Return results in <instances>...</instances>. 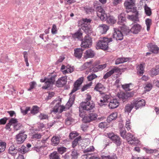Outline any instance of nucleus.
Listing matches in <instances>:
<instances>
[{"mask_svg":"<svg viewBox=\"0 0 159 159\" xmlns=\"http://www.w3.org/2000/svg\"><path fill=\"white\" fill-rule=\"evenodd\" d=\"M112 38L103 37L102 40H99L96 43V48L101 49L104 50H108V43L112 42Z\"/></svg>","mask_w":159,"mask_h":159,"instance_id":"f257e3e1","label":"nucleus"},{"mask_svg":"<svg viewBox=\"0 0 159 159\" xmlns=\"http://www.w3.org/2000/svg\"><path fill=\"white\" fill-rule=\"evenodd\" d=\"M107 136L112 142L117 147L120 146L122 144V140L119 136L113 133L108 134Z\"/></svg>","mask_w":159,"mask_h":159,"instance_id":"f03ea898","label":"nucleus"},{"mask_svg":"<svg viewBox=\"0 0 159 159\" xmlns=\"http://www.w3.org/2000/svg\"><path fill=\"white\" fill-rule=\"evenodd\" d=\"M56 76H51L49 78H45L44 79H41L40 81L41 82H45V85L42 87V88L46 89L51 87L53 84H54L55 82V78Z\"/></svg>","mask_w":159,"mask_h":159,"instance_id":"7ed1b4c3","label":"nucleus"},{"mask_svg":"<svg viewBox=\"0 0 159 159\" xmlns=\"http://www.w3.org/2000/svg\"><path fill=\"white\" fill-rule=\"evenodd\" d=\"M81 41V47L84 49L90 48L92 44V39L88 34H87Z\"/></svg>","mask_w":159,"mask_h":159,"instance_id":"20e7f679","label":"nucleus"},{"mask_svg":"<svg viewBox=\"0 0 159 159\" xmlns=\"http://www.w3.org/2000/svg\"><path fill=\"white\" fill-rule=\"evenodd\" d=\"M95 107V104L92 102H82L79 107V111H81V110L89 111L93 109Z\"/></svg>","mask_w":159,"mask_h":159,"instance_id":"39448f33","label":"nucleus"},{"mask_svg":"<svg viewBox=\"0 0 159 159\" xmlns=\"http://www.w3.org/2000/svg\"><path fill=\"white\" fill-rule=\"evenodd\" d=\"M125 139L127 141L129 144L131 145L137 146L139 143V141L138 139L130 133H128L126 135Z\"/></svg>","mask_w":159,"mask_h":159,"instance_id":"423d86ee","label":"nucleus"},{"mask_svg":"<svg viewBox=\"0 0 159 159\" xmlns=\"http://www.w3.org/2000/svg\"><path fill=\"white\" fill-rule=\"evenodd\" d=\"M25 131L22 130L16 135V143L18 144H20L23 143L27 137V135L25 134Z\"/></svg>","mask_w":159,"mask_h":159,"instance_id":"0eeeda50","label":"nucleus"},{"mask_svg":"<svg viewBox=\"0 0 159 159\" xmlns=\"http://www.w3.org/2000/svg\"><path fill=\"white\" fill-rule=\"evenodd\" d=\"M98 117V115L95 113H90L88 115L84 116L83 118L82 121L85 123H89L96 120Z\"/></svg>","mask_w":159,"mask_h":159,"instance_id":"6e6552de","label":"nucleus"},{"mask_svg":"<svg viewBox=\"0 0 159 159\" xmlns=\"http://www.w3.org/2000/svg\"><path fill=\"white\" fill-rule=\"evenodd\" d=\"M133 103L136 110L144 106L145 105V101L143 99H141L139 100L135 99L133 101Z\"/></svg>","mask_w":159,"mask_h":159,"instance_id":"1a4fd4ad","label":"nucleus"},{"mask_svg":"<svg viewBox=\"0 0 159 159\" xmlns=\"http://www.w3.org/2000/svg\"><path fill=\"white\" fill-rule=\"evenodd\" d=\"M103 99H101L100 101V103H99V105L101 106L107 104V103L110 101L111 98V96L109 94H104L102 97Z\"/></svg>","mask_w":159,"mask_h":159,"instance_id":"9d476101","label":"nucleus"},{"mask_svg":"<svg viewBox=\"0 0 159 159\" xmlns=\"http://www.w3.org/2000/svg\"><path fill=\"white\" fill-rule=\"evenodd\" d=\"M113 37L118 40H121L123 39V35L122 32L117 29H114V32L113 34Z\"/></svg>","mask_w":159,"mask_h":159,"instance_id":"9b49d317","label":"nucleus"},{"mask_svg":"<svg viewBox=\"0 0 159 159\" xmlns=\"http://www.w3.org/2000/svg\"><path fill=\"white\" fill-rule=\"evenodd\" d=\"M79 27L80 26L81 29L84 32L87 34L89 35L90 34L93 32L92 28L90 24L83 25L81 26H78Z\"/></svg>","mask_w":159,"mask_h":159,"instance_id":"f8f14e48","label":"nucleus"},{"mask_svg":"<svg viewBox=\"0 0 159 159\" xmlns=\"http://www.w3.org/2000/svg\"><path fill=\"white\" fill-rule=\"evenodd\" d=\"M96 10L97 11V14L100 19L104 20L105 16H106V14L105 11L101 7H97L96 8Z\"/></svg>","mask_w":159,"mask_h":159,"instance_id":"ddd939ff","label":"nucleus"},{"mask_svg":"<svg viewBox=\"0 0 159 159\" xmlns=\"http://www.w3.org/2000/svg\"><path fill=\"white\" fill-rule=\"evenodd\" d=\"M120 69L118 67H114L109 71L107 72L103 76V78L106 79L115 73H119Z\"/></svg>","mask_w":159,"mask_h":159,"instance_id":"4468645a","label":"nucleus"},{"mask_svg":"<svg viewBox=\"0 0 159 159\" xmlns=\"http://www.w3.org/2000/svg\"><path fill=\"white\" fill-rule=\"evenodd\" d=\"M147 47L149 51L152 53L157 54L158 52L159 48L157 45L149 43L148 44Z\"/></svg>","mask_w":159,"mask_h":159,"instance_id":"2eb2a0df","label":"nucleus"},{"mask_svg":"<svg viewBox=\"0 0 159 159\" xmlns=\"http://www.w3.org/2000/svg\"><path fill=\"white\" fill-rule=\"evenodd\" d=\"M117 97L120 99L122 100L123 102H125L128 98L131 96L129 93H125L122 92H120L118 93L117 95Z\"/></svg>","mask_w":159,"mask_h":159,"instance_id":"dca6fc26","label":"nucleus"},{"mask_svg":"<svg viewBox=\"0 0 159 159\" xmlns=\"http://www.w3.org/2000/svg\"><path fill=\"white\" fill-rule=\"evenodd\" d=\"M67 76H64L59 79L56 82L57 85L59 87H62L65 85L67 82Z\"/></svg>","mask_w":159,"mask_h":159,"instance_id":"f3484780","label":"nucleus"},{"mask_svg":"<svg viewBox=\"0 0 159 159\" xmlns=\"http://www.w3.org/2000/svg\"><path fill=\"white\" fill-rule=\"evenodd\" d=\"M119 104V102L116 99H112L109 102L108 107L110 109H113L117 108Z\"/></svg>","mask_w":159,"mask_h":159,"instance_id":"a211bd4d","label":"nucleus"},{"mask_svg":"<svg viewBox=\"0 0 159 159\" xmlns=\"http://www.w3.org/2000/svg\"><path fill=\"white\" fill-rule=\"evenodd\" d=\"M83 33L81 31V29L79 30L74 34H72V37L75 40L77 39L78 40H81L82 39Z\"/></svg>","mask_w":159,"mask_h":159,"instance_id":"6ab92c4d","label":"nucleus"},{"mask_svg":"<svg viewBox=\"0 0 159 159\" xmlns=\"http://www.w3.org/2000/svg\"><path fill=\"white\" fill-rule=\"evenodd\" d=\"M84 50V49L81 47L75 49H74V56L78 59L81 58Z\"/></svg>","mask_w":159,"mask_h":159,"instance_id":"aec40b11","label":"nucleus"},{"mask_svg":"<svg viewBox=\"0 0 159 159\" xmlns=\"http://www.w3.org/2000/svg\"><path fill=\"white\" fill-rule=\"evenodd\" d=\"M124 5L126 10L131 9V7L135 6V0H126L125 1Z\"/></svg>","mask_w":159,"mask_h":159,"instance_id":"412c9836","label":"nucleus"},{"mask_svg":"<svg viewBox=\"0 0 159 159\" xmlns=\"http://www.w3.org/2000/svg\"><path fill=\"white\" fill-rule=\"evenodd\" d=\"M141 28L142 27L140 25L136 23L133 25L130 30L132 33L137 34L140 32Z\"/></svg>","mask_w":159,"mask_h":159,"instance_id":"4be33fe9","label":"nucleus"},{"mask_svg":"<svg viewBox=\"0 0 159 159\" xmlns=\"http://www.w3.org/2000/svg\"><path fill=\"white\" fill-rule=\"evenodd\" d=\"M95 55L94 52L91 49L87 50L84 53V57L85 59L93 58Z\"/></svg>","mask_w":159,"mask_h":159,"instance_id":"5701e85b","label":"nucleus"},{"mask_svg":"<svg viewBox=\"0 0 159 159\" xmlns=\"http://www.w3.org/2000/svg\"><path fill=\"white\" fill-rule=\"evenodd\" d=\"M105 18L104 20H101L106 21L107 23L111 24H113L116 22V20H115L114 17L112 16H110V15H107L106 14V16H105Z\"/></svg>","mask_w":159,"mask_h":159,"instance_id":"b1692460","label":"nucleus"},{"mask_svg":"<svg viewBox=\"0 0 159 159\" xmlns=\"http://www.w3.org/2000/svg\"><path fill=\"white\" fill-rule=\"evenodd\" d=\"M86 64L89 65V71L90 72H96L99 71L98 66L96 63H95V66L92 65L91 62H87L85 64Z\"/></svg>","mask_w":159,"mask_h":159,"instance_id":"393cba45","label":"nucleus"},{"mask_svg":"<svg viewBox=\"0 0 159 159\" xmlns=\"http://www.w3.org/2000/svg\"><path fill=\"white\" fill-rule=\"evenodd\" d=\"M17 149L16 147L14 146H11L9 148L8 151L9 153L13 156H15L17 153Z\"/></svg>","mask_w":159,"mask_h":159,"instance_id":"a878e982","label":"nucleus"},{"mask_svg":"<svg viewBox=\"0 0 159 159\" xmlns=\"http://www.w3.org/2000/svg\"><path fill=\"white\" fill-rule=\"evenodd\" d=\"M134 107V105L133 102L130 104H127L125 107V112H127L128 113L130 112L131 111Z\"/></svg>","mask_w":159,"mask_h":159,"instance_id":"bb28decb","label":"nucleus"},{"mask_svg":"<svg viewBox=\"0 0 159 159\" xmlns=\"http://www.w3.org/2000/svg\"><path fill=\"white\" fill-rule=\"evenodd\" d=\"M159 73V67L158 66H156L155 68H153L150 71L149 73L150 75L152 76H156Z\"/></svg>","mask_w":159,"mask_h":159,"instance_id":"cd10ccee","label":"nucleus"},{"mask_svg":"<svg viewBox=\"0 0 159 159\" xmlns=\"http://www.w3.org/2000/svg\"><path fill=\"white\" fill-rule=\"evenodd\" d=\"M60 142V138L58 136H53L51 139V144L55 146L58 145Z\"/></svg>","mask_w":159,"mask_h":159,"instance_id":"c85d7f7f","label":"nucleus"},{"mask_svg":"<svg viewBox=\"0 0 159 159\" xmlns=\"http://www.w3.org/2000/svg\"><path fill=\"white\" fill-rule=\"evenodd\" d=\"M100 31L102 34H104L106 33L109 29V27L105 24H102L99 26Z\"/></svg>","mask_w":159,"mask_h":159,"instance_id":"c756f323","label":"nucleus"},{"mask_svg":"<svg viewBox=\"0 0 159 159\" xmlns=\"http://www.w3.org/2000/svg\"><path fill=\"white\" fill-rule=\"evenodd\" d=\"M129 59L128 57H120L117 59L115 61V64L118 65L120 63L127 62Z\"/></svg>","mask_w":159,"mask_h":159,"instance_id":"7c9ffc66","label":"nucleus"},{"mask_svg":"<svg viewBox=\"0 0 159 159\" xmlns=\"http://www.w3.org/2000/svg\"><path fill=\"white\" fill-rule=\"evenodd\" d=\"M125 14L124 12L121 13L118 16L119 21L118 23L121 24L125 22Z\"/></svg>","mask_w":159,"mask_h":159,"instance_id":"2f4dec72","label":"nucleus"},{"mask_svg":"<svg viewBox=\"0 0 159 159\" xmlns=\"http://www.w3.org/2000/svg\"><path fill=\"white\" fill-rule=\"evenodd\" d=\"M117 114L116 112L112 113L107 117V121L108 123H110L112 120H115L117 118Z\"/></svg>","mask_w":159,"mask_h":159,"instance_id":"473e14b6","label":"nucleus"},{"mask_svg":"<svg viewBox=\"0 0 159 159\" xmlns=\"http://www.w3.org/2000/svg\"><path fill=\"white\" fill-rule=\"evenodd\" d=\"M50 159H60L57 152L54 151L49 155Z\"/></svg>","mask_w":159,"mask_h":159,"instance_id":"72a5a7b5","label":"nucleus"},{"mask_svg":"<svg viewBox=\"0 0 159 159\" xmlns=\"http://www.w3.org/2000/svg\"><path fill=\"white\" fill-rule=\"evenodd\" d=\"M120 28L121 30V31L122 32V33H123L124 34H127L130 31V30L124 24Z\"/></svg>","mask_w":159,"mask_h":159,"instance_id":"f704fd0d","label":"nucleus"},{"mask_svg":"<svg viewBox=\"0 0 159 159\" xmlns=\"http://www.w3.org/2000/svg\"><path fill=\"white\" fill-rule=\"evenodd\" d=\"M70 154L71 157V159H77L78 157L79 153L77 152V151L75 149L71 150Z\"/></svg>","mask_w":159,"mask_h":159,"instance_id":"c9c22d12","label":"nucleus"},{"mask_svg":"<svg viewBox=\"0 0 159 159\" xmlns=\"http://www.w3.org/2000/svg\"><path fill=\"white\" fill-rule=\"evenodd\" d=\"M39 111V108L37 106H34L32 107L30 111V113L34 115L38 113Z\"/></svg>","mask_w":159,"mask_h":159,"instance_id":"e433bc0d","label":"nucleus"},{"mask_svg":"<svg viewBox=\"0 0 159 159\" xmlns=\"http://www.w3.org/2000/svg\"><path fill=\"white\" fill-rule=\"evenodd\" d=\"M138 15V12H137L136 14L135 15H129L128 18L133 21H139Z\"/></svg>","mask_w":159,"mask_h":159,"instance_id":"4c0bfd02","label":"nucleus"},{"mask_svg":"<svg viewBox=\"0 0 159 159\" xmlns=\"http://www.w3.org/2000/svg\"><path fill=\"white\" fill-rule=\"evenodd\" d=\"M17 152H18L22 154H24L27 152L26 148L24 146H22L20 148H17Z\"/></svg>","mask_w":159,"mask_h":159,"instance_id":"58836bf2","label":"nucleus"},{"mask_svg":"<svg viewBox=\"0 0 159 159\" xmlns=\"http://www.w3.org/2000/svg\"><path fill=\"white\" fill-rule=\"evenodd\" d=\"M7 144L4 142L0 141V153L3 152L6 147Z\"/></svg>","mask_w":159,"mask_h":159,"instance_id":"ea45409f","label":"nucleus"},{"mask_svg":"<svg viewBox=\"0 0 159 159\" xmlns=\"http://www.w3.org/2000/svg\"><path fill=\"white\" fill-rule=\"evenodd\" d=\"M57 150L58 153L62 154L67 151V148L64 147H58Z\"/></svg>","mask_w":159,"mask_h":159,"instance_id":"a19ab883","label":"nucleus"},{"mask_svg":"<svg viewBox=\"0 0 159 159\" xmlns=\"http://www.w3.org/2000/svg\"><path fill=\"white\" fill-rule=\"evenodd\" d=\"M105 89L103 85L101 83H98L94 87V89L96 91H99V90H103Z\"/></svg>","mask_w":159,"mask_h":159,"instance_id":"79ce46f5","label":"nucleus"},{"mask_svg":"<svg viewBox=\"0 0 159 159\" xmlns=\"http://www.w3.org/2000/svg\"><path fill=\"white\" fill-rule=\"evenodd\" d=\"M81 140V136H79L75 138L73 141L72 142V146L73 148H74L77 145L78 143V142Z\"/></svg>","mask_w":159,"mask_h":159,"instance_id":"37998d69","label":"nucleus"},{"mask_svg":"<svg viewBox=\"0 0 159 159\" xmlns=\"http://www.w3.org/2000/svg\"><path fill=\"white\" fill-rule=\"evenodd\" d=\"M144 11L145 12L147 16H150L151 15L152 12L151 9L147 5H145L144 7Z\"/></svg>","mask_w":159,"mask_h":159,"instance_id":"c03bdc74","label":"nucleus"},{"mask_svg":"<svg viewBox=\"0 0 159 159\" xmlns=\"http://www.w3.org/2000/svg\"><path fill=\"white\" fill-rule=\"evenodd\" d=\"M126 131L125 128L122 127L120 129V134L123 139H125L126 137Z\"/></svg>","mask_w":159,"mask_h":159,"instance_id":"a18cd8bd","label":"nucleus"},{"mask_svg":"<svg viewBox=\"0 0 159 159\" xmlns=\"http://www.w3.org/2000/svg\"><path fill=\"white\" fill-rule=\"evenodd\" d=\"M23 127L22 125L20 123H17L16 124L13 125L14 130L17 131L21 129Z\"/></svg>","mask_w":159,"mask_h":159,"instance_id":"49530a36","label":"nucleus"},{"mask_svg":"<svg viewBox=\"0 0 159 159\" xmlns=\"http://www.w3.org/2000/svg\"><path fill=\"white\" fill-rule=\"evenodd\" d=\"M83 78L81 77L77 80L74 83V85L79 88L80 85L83 82Z\"/></svg>","mask_w":159,"mask_h":159,"instance_id":"de8ad7c7","label":"nucleus"},{"mask_svg":"<svg viewBox=\"0 0 159 159\" xmlns=\"http://www.w3.org/2000/svg\"><path fill=\"white\" fill-rule=\"evenodd\" d=\"M145 23L147 26V30L148 31L150 30V26L152 24V20L151 19L147 18L145 20Z\"/></svg>","mask_w":159,"mask_h":159,"instance_id":"09e8293b","label":"nucleus"},{"mask_svg":"<svg viewBox=\"0 0 159 159\" xmlns=\"http://www.w3.org/2000/svg\"><path fill=\"white\" fill-rule=\"evenodd\" d=\"M79 134L76 131H73L71 132L69 135V138L71 139H74L78 136Z\"/></svg>","mask_w":159,"mask_h":159,"instance_id":"8fccbe9b","label":"nucleus"},{"mask_svg":"<svg viewBox=\"0 0 159 159\" xmlns=\"http://www.w3.org/2000/svg\"><path fill=\"white\" fill-rule=\"evenodd\" d=\"M60 104L58 102L56 103V105L54 107L52 110L51 111V112H54V113H57L58 112V109L60 107Z\"/></svg>","mask_w":159,"mask_h":159,"instance_id":"3c124183","label":"nucleus"},{"mask_svg":"<svg viewBox=\"0 0 159 159\" xmlns=\"http://www.w3.org/2000/svg\"><path fill=\"white\" fill-rule=\"evenodd\" d=\"M24 57L25 59V61L26 63V66H29V63L28 62V54L26 51H24L23 52Z\"/></svg>","mask_w":159,"mask_h":159,"instance_id":"603ef678","label":"nucleus"},{"mask_svg":"<svg viewBox=\"0 0 159 159\" xmlns=\"http://www.w3.org/2000/svg\"><path fill=\"white\" fill-rule=\"evenodd\" d=\"M92 20L90 19H87L85 18L82 19V23L81 24V25H83L85 24H90V23L91 21Z\"/></svg>","mask_w":159,"mask_h":159,"instance_id":"864d4df0","label":"nucleus"},{"mask_svg":"<svg viewBox=\"0 0 159 159\" xmlns=\"http://www.w3.org/2000/svg\"><path fill=\"white\" fill-rule=\"evenodd\" d=\"M130 11L132 12L133 13H134L135 14H136L137 12H138L137 11V7L134 6H133V7H131V10L130 9H128L127 10H126V12L127 13Z\"/></svg>","mask_w":159,"mask_h":159,"instance_id":"5fc2aeb1","label":"nucleus"},{"mask_svg":"<svg viewBox=\"0 0 159 159\" xmlns=\"http://www.w3.org/2000/svg\"><path fill=\"white\" fill-rule=\"evenodd\" d=\"M30 107H26L25 109L24 110L22 108H21V112L23 115H25L27 114L28 112L30 110Z\"/></svg>","mask_w":159,"mask_h":159,"instance_id":"6e6d98bb","label":"nucleus"},{"mask_svg":"<svg viewBox=\"0 0 159 159\" xmlns=\"http://www.w3.org/2000/svg\"><path fill=\"white\" fill-rule=\"evenodd\" d=\"M97 77V76L95 74H92L89 75L87 77L88 80L89 81H91L95 78Z\"/></svg>","mask_w":159,"mask_h":159,"instance_id":"4d7b16f0","label":"nucleus"},{"mask_svg":"<svg viewBox=\"0 0 159 159\" xmlns=\"http://www.w3.org/2000/svg\"><path fill=\"white\" fill-rule=\"evenodd\" d=\"M94 148L93 146H90L89 148L85 149L84 150V153H87L89 152H93L94 151Z\"/></svg>","mask_w":159,"mask_h":159,"instance_id":"13d9d810","label":"nucleus"},{"mask_svg":"<svg viewBox=\"0 0 159 159\" xmlns=\"http://www.w3.org/2000/svg\"><path fill=\"white\" fill-rule=\"evenodd\" d=\"M92 82H90L89 84H87L84 85L81 89L82 92H84L85 90L88 89L92 85Z\"/></svg>","mask_w":159,"mask_h":159,"instance_id":"bf43d9fd","label":"nucleus"},{"mask_svg":"<svg viewBox=\"0 0 159 159\" xmlns=\"http://www.w3.org/2000/svg\"><path fill=\"white\" fill-rule=\"evenodd\" d=\"M152 84L150 83H148L146 85V86L144 87V89L147 91L148 92L152 89Z\"/></svg>","mask_w":159,"mask_h":159,"instance_id":"052dcab7","label":"nucleus"},{"mask_svg":"<svg viewBox=\"0 0 159 159\" xmlns=\"http://www.w3.org/2000/svg\"><path fill=\"white\" fill-rule=\"evenodd\" d=\"M57 32V26L55 24H53L51 30V32L53 34H56Z\"/></svg>","mask_w":159,"mask_h":159,"instance_id":"680f3d73","label":"nucleus"},{"mask_svg":"<svg viewBox=\"0 0 159 159\" xmlns=\"http://www.w3.org/2000/svg\"><path fill=\"white\" fill-rule=\"evenodd\" d=\"M107 123L106 122H104L100 123L99 124L98 126L100 128L102 129L107 128Z\"/></svg>","mask_w":159,"mask_h":159,"instance_id":"e2e57ef3","label":"nucleus"},{"mask_svg":"<svg viewBox=\"0 0 159 159\" xmlns=\"http://www.w3.org/2000/svg\"><path fill=\"white\" fill-rule=\"evenodd\" d=\"M39 117L41 120L48 119V115L43 113H40Z\"/></svg>","mask_w":159,"mask_h":159,"instance_id":"0e129e2a","label":"nucleus"},{"mask_svg":"<svg viewBox=\"0 0 159 159\" xmlns=\"http://www.w3.org/2000/svg\"><path fill=\"white\" fill-rule=\"evenodd\" d=\"M36 84L35 82L32 81L30 83V87L28 89V91H30L32 89H33L35 85Z\"/></svg>","mask_w":159,"mask_h":159,"instance_id":"69168bd1","label":"nucleus"},{"mask_svg":"<svg viewBox=\"0 0 159 159\" xmlns=\"http://www.w3.org/2000/svg\"><path fill=\"white\" fill-rule=\"evenodd\" d=\"M9 122L11 125L12 124H14V125L18 123V121L16 119L11 118L9 120Z\"/></svg>","mask_w":159,"mask_h":159,"instance_id":"338daca9","label":"nucleus"},{"mask_svg":"<svg viewBox=\"0 0 159 159\" xmlns=\"http://www.w3.org/2000/svg\"><path fill=\"white\" fill-rule=\"evenodd\" d=\"M107 64L105 63L103 64L98 65V66L99 71H101L105 69L107 66Z\"/></svg>","mask_w":159,"mask_h":159,"instance_id":"774afa93","label":"nucleus"}]
</instances>
